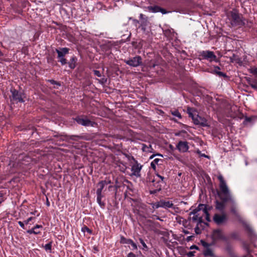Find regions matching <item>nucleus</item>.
<instances>
[{
    "label": "nucleus",
    "instance_id": "nucleus-2",
    "mask_svg": "<svg viewBox=\"0 0 257 257\" xmlns=\"http://www.w3.org/2000/svg\"><path fill=\"white\" fill-rule=\"evenodd\" d=\"M242 230L243 231L244 236L250 242L257 240V234L250 224L246 220H242Z\"/></svg>",
    "mask_w": 257,
    "mask_h": 257
},
{
    "label": "nucleus",
    "instance_id": "nucleus-53",
    "mask_svg": "<svg viewBox=\"0 0 257 257\" xmlns=\"http://www.w3.org/2000/svg\"><path fill=\"white\" fill-rule=\"evenodd\" d=\"M161 156V157H163V155L160 154H155V155H152L150 157V159H153L155 156Z\"/></svg>",
    "mask_w": 257,
    "mask_h": 257
},
{
    "label": "nucleus",
    "instance_id": "nucleus-5",
    "mask_svg": "<svg viewBox=\"0 0 257 257\" xmlns=\"http://www.w3.org/2000/svg\"><path fill=\"white\" fill-rule=\"evenodd\" d=\"M228 219V216L224 212H223L221 214L215 213L213 217V221L218 225L226 224Z\"/></svg>",
    "mask_w": 257,
    "mask_h": 257
},
{
    "label": "nucleus",
    "instance_id": "nucleus-48",
    "mask_svg": "<svg viewBox=\"0 0 257 257\" xmlns=\"http://www.w3.org/2000/svg\"><path fill=\"white\" fill-rule=\"evenodd\" d=\"M205 219L207 221H210V214L209 213H207V214H205Z\"/></svg>",
    "mask_w": 257,
    "mask_h": 257
},
{
    "label": "nucleus",
    "instance_id": "nucleus-34",
    "mask_svg": "<svg viewBox=\"0 0 257 257\" xmlns=\"http://www.w3.org/2000/svg\"><path fill=\"white\" fill-rule=\"evenodd\" d=\"M65 137L67 139H71L72 140H76L75 138H80L78 136H66Z\"/></svg>",
    "mask_w": 257,
    "mask_h": 257
},
{
    "label": "nucleus",
    "instance_id": "nucleus-60",
    "mask_svg": "<svg viewBox=\"0 0 257 257\" xmlns=\"http://www.w3.org/2000/svg\"><path fill=\"white\" fill-rule=\"evenodd\" d=\"M4 201V200L3 198L1 197H0V204H1Z\"/></svg>",
    "mask_w": 257,
    "mask_h": 257
},
{
    "label": "nucleus",
    "instance_id": "nucleus-42",
    "mask_svg": "<svg viewBox=\"0 0 257 257\" xmlns=\"http://www.w3.org/2000/svg\"><path fill=\"white\" fill-rule=\"evenodd\" d=\"M97 195V199H101L104 197V196L102 194V193L100 192H96Z\"/></svg>",
    "mask_w": 257,
    "mask_h": 257
},
{
    "label": "nucleus",
    "instance_id": "nucleus-1",
    "mask_svg": "<svg viewBox=\"0 0 257 257\" xmlns=\"http://www.w3.org/2000/svg\"><path fill=\"white\" fill-rule=\"evenodd\" d=\"M219 181V189L220 191L217 192V194L221 200V201L216 200L215 201V209L220 211H224L226 203H229L231 199V194H230L228 186L224 180L223 177L220 175L217 177Z\"/></svg>",
    "mask_w": 257,
    "mask_h": 257
},
{
    "label": "nucleus",
    "instance_id": "nucleus-15",
    "mask_svg": "<svg viewBox=\"0 0 257 257\" xmlns=\"http://www.w3.org/2000/svg\"><path fill=\"white\" fill-rule=\"evenodd\" d=\"M69 49L67 48H61L59 49H56V52L58 54V57H64V56L69 53Z\"/></svg>",
    "mask_w": 257,
    "mask_h": 257
},
{
    "label": "nucleus",
    "instance_id": "nucleus-6",
    "mask_svg": "<svg viewBox=\"0 0 257 257\" xmlns=\"http://www.w3.org/2000/svg\"><path fill=\"white\" fill-rule=\"evenodd\" d=\"M227 16L230 21L232 26H235L239 25L240 19L238 15V13L235 10H233L229 12Z\"/></svg>",
    "mask_w": 257,
    "mask_h": 257
},
{
    "label": "nucleus",
    "instance_id": "nucleus-16",
    "mask_svg": "<svg viewBox=\"0 0 257 257\" xmlns=\"http://www.w3.org/2000/svg\"><path fill=\"white\" fill-rule=\"evenodd\" d=\"M161 207L165 209L173 208L174 204L172 201H165L164 200H161Z\"/></svg>",
    "mask_w": 257,
    "mask_h": 257
},
{
    "label": "nucleus",
    "instance_id": "nucleus-37",
    "mask_svg": "<svg viewBox=\"0 0 257 257\" xmlns=\"http://www.w3.org/2000/svg\"><path fill=\"white\" fill-rule=\"evenodd\" d=\"M130 244H131L132 245L133 249H137V248H138L137 245L133 240L131 241Z\"/></svg>",
    "mask_w": 257,
    "mask_h": 257
},
{
    "label": "nucleus",
    "instance_id": "nucleus-18",
    "mask_svg": "<svg viewBox=\"0 0 257 257\" xmlns=\"http://www.w3.org/2000/svg\"><path fill=\"white\" fill-rule=\"evenodd\" d=\"M203 254L205 256L215 257V255L209 248H206L203 250Z\"/></svg>",
    "mask_w": 257,
    "mask_h": 257
},
{
    "label": "nucleus",
    "instance_id": "nucleus-29",
    "mask_svg": "<svg viewBox=\"0 0 257 257\" xmlns=\"http://www.w3.org/2000/svg\"><path fill=\"white\" fill-rule=\"evenodd\" d=\"M27 232L29 234H38L40 233V231H36L34 227L31 228V229H29L27 231Z\"/></svg>",
    "mask_w": 257,
    "mask_h": 257
},
{
    "label": "nucleus",
    "instance_id": "nucleus-10",
    "mask_svg": "<svg viewBox=\"0 0 257 257\" xmlns=\"http://www.w3.org/2000/svg\"><path fill=\"white\" fill-rule=\"evenodd\" d=\"M11 92L12 94L13 99L20 102H24V98L25 97L24 94L21 92H19L15 89H12Z\"/></svg>",
    "mask_w": 257,
    "mask_h": 257
},
{
    "label": "nucleus",
    "instance_id": "nucleus-38",
    "mask_svg": "<svg viewBox=\"0 0 257 257\" xmlns=\"http://www.w3.org/2000/svg\"><path fill=\"white\" fill-rule=\"evenodd\" d=\"M93 72H94V74L98 77H100L101 76V73L98 70H94L93 71Z\"/></svg>",
    "mask_w": 257,
    "mask_h": 257
},
{
    "label": "nucleus",
    "instance_id": "nucleus-43",
    "mask_svg": "<svg viewBox=\"0 0 257 257\" xmlns=\"http://www.w3.org/2000/svg\"><path fill=\"white\" fill-rule=\"evenodd\" d=\"M160 161H162V160H161L160 159L156 158V159H154L152 162L154 163L156 165H158Z\"/></svg>",
    "mask_w": 257,
    "mask_h": 257
},
{
    "label": "nucleus",
    "instance_id": "nucleus-12",
    "mask_svg": "<svg viewBox=\"0 0 257 257\" xmlns=\"http://www.w3.org/2000/svg\"><path fill=\"white\" fill-rule=\"evenodd\" d=\"M142 166L137 161H135V164H134L131 168L132 175L137 177L141 176L140 172L142 169Z\"/></svg>",
    "mask_w": 257,
    "mask_h": 257
},
{
    "label": "nucleus",
    "instance_id": "nucleus-20",
    "mask_svg": "<svg viewBox=\"0 0 257 257\" xmlns=\"http://www.w3.org/2000/svg\"><path fill=\"white\" fill-rule=\"evenodd\" d=\"M105 186H106V183L104 181L99 182L97 184L98 188L97 189L96 192L102 193V190Z\"/></svg>",
    "mask_w": 257,
    "mask_h": 257
},
{
    "label": "nucleus",
    "instance_id": "nucleus-46",
    "mask_svg": "<svg viewBox=\"0 0 257 257\" xmlns=\"http://www.w3.org/2000/svg\"><path fill=\"white\" fill-rule=\"evenodd\" d=\"M159 12H161L163 14H166L168 13L165 9L161 8V7H160Z\"/></svg>",
    "mask_w": 257,
    "mask_h": 257
},
{
    "label": "nucleus",
    "instance_id": "nucleus-30",
    "mask_svg": "<svg viewBox=\"0 0 257 257\" xmlns=\"http://www.w3.org/2000/svg\"><path fill=\"white\" fill-rule=\"evenodd\" d=\"M139 241H140V243L142 244V245L143 246V249L145 250H148V247L147 244H146V243L145 242V241H144V240L142 238H139Z\"/></svg>",
    "mask_w": 257,
    "mask_h": 257
},
{
    "label": "nucleus",
    "instance_id": "nucleus-47",
    "mask_svg": "<svg viewBox=\"0 0 257 257\" xmlns=\"http://www.w3.org/2000/svg\"><path fill=\"white\" fill-rule=\"evenodd\" d=\"M18 224H19V225L23 229H25V225H24V223L21 221H18Z\"/></svg>",
    "mask_w": 257,
    "mask_h": 257
},
{
    "label": "nucleus",
    "instance_id": "nucleus-7",
    "mask_svg": "<svg viewBox=\"0 0 257 257\" xmlns=\"http://www.w3.org/2000/svg\"><path fill=\"white\" fill-rule=\"evenodd\" d=\"M123 61L131 67H136L142 64V58L140 56H136L127 60L125 59Z\"/></svg>",
    "mask_w": 257,
    "mask_h": 257
},
{
    "label": "nucleus",
    "instance_id": "nucleus-35",
    "mask_svg": "<svg viewBox=\"0 0 257 257\" xmlns=\"http://www.w3.org/2000/svg\"><path fill=\"white\" fill-rule=\"evenodd\" d=\"M205 205H206L203 204H200L198 206V207H197V211H200V210H203V208H204V207L205 206Z\"/></svg>",
    "mask_w": 257,
    "mask_h": 257
},
{
    "label": "nucleus",
    "instance_id": "nucleus-23",
    "mask_svg": "<svg viewBox=\"0 0 257 257\" xmlns=\"http://www.w3.org/2000/svg\"><path fill=\"white\" fill-rule=\"evenodd\" d=\"M215 69L214 70V72L216 74H217V75H218L219 76H220V77L227 78V76L226 75V74L225 73L217 70V69H218V70L220 69V68L218 66H216L215 67Z\"/></svg>",
    "mask_w": 257,
    "mask_h": 257
},
{
    "label": "nucleus",
    "instance_id": "nucleus-40",
    "mask_svg": "<svg viewBox=\"0 0 257 257\" xmlns=\"http://www.w3.org/2000/svg\"><path fill=\"white\" fill-rule=\"evenodd\" d=\"M48 81H49V82H50L52 84H56V85H58V86H60V84L59 82H57V81H55V80H53V79L49 80Z\"/></svg>",
    "mask_w": 257,
    "mask_h": 257
},
{
    "label": "nucleus",
    "instance_id": "nucleus-58",
    "mask_svg": "<svg viewBox=\"0 0 257 257\" xmlns=\"http://www.w3.org/2000/svg\"><path fill=\"white\" fill-rule=\"evenodd\" d=\"M198 249V247L196 245H192L191 247H190V249Z\"/></svg>",
    "mask_w": 257,
    "mask_h": 257
},
{
    "label": "nucleus",
    "instance_id": "nucleus-54",
    "mask_svg": "<svg viewBox=\"0 0 257 257\" xmlns=\"http://www.w3.org/2000/svg\"><path fill=\"white\" fill-rule=\"evenodd\" d=\"M197 209L196 208L194 210H193L191 212V214H193V215H197L196 213L199 211H197Z\"/></svg>",
    "mask_w": 257,
    "mask_h": 257
},
{
    "label": "nucleus",
    "instance_id": "nucleus-26",
    "mask_svg": "<svg viewBox=\"0 0 257 257\" xmlns=\"http://www.w3.org/2000/svg\"><path fill=\"white\" fill-rule=\"evenodd\" d=\"M239 232L237 231H233L230 234V237L233 239H236L239 237Z\"/></svg>",
    "mask_w": 257,
    "mask_h": 257
},
{
    "label": "nucleus",
    "instance_id": "nucleus-17",
    "mask_svg": "<svg viewBox=\"0 0 257 257\" xmlns=\"http://www.w3.org/2000/svg\"><path fill=\"white\" fill-rule=\"evenodd\" d=\"M77 61V58L76 56H73L71 57L69 62H68L69 67L71 69H74L76 66Z\"/></svg>",
    "mask_w": 257,
    "mask_h": 257
},
{
    "label": "nucleus",
    "instance_id": "nucleus-25",
    "mask_svg": "<svg viewBox=\"0 0 257 257\" xmlns=\"http://www.w3.org/2000/svg\"><path fill=\"white\" fill-rule=\"evenodd\" d=\"M192 220L194 221H198V223H201L203 222L202 217H199L198 215H194L192 217Z\"/></svg>",
    "mask_w": 257,
    "mask_h": 257
},
{
    "label": "nucleus",
    "instance_id": "nucleus-36",
    "mask_svg": "<svg viewBox=\"0 0 257 257\" xmlns=\"http://www.w3.org/2000/svg\"><path fill=\"white\" fill-rule=\"evenodd\" d=\"M201 244H202V245H203V246H204L205 247H206V248H209L208 247H209V245H209V244H208V243H207V242H205V241L201 240Z\"/></svg>",
    "mask_w": 257,
    "mask_h": 257
},
{
    "label": "nucleus",
    "instance_id": "nucleus-52",
    "mask_svg": "<svg viewBox=\"0 0 257 257\" xmlns=\"http://www.w3.org/2000/svg\"><path fill=\"white\" fill-rule=\"evenodd\" d=\"M151 166L154 170L156 169V165L154 163L151 162Z\"/></svg>",
    "mask_w": 257,
    "mask_h": 257
},
{
    "label": "nucleus",
    "instance_id": "nucleus-4",
    "mask_svg": "<svg viewBox=\"0 0 257 257\" xmlns=\"http://www.w3.org/2000/svg\"><path fill=\"white\" fill-rule=\"evenodd\" d=\"M191 108H188L187 111L189 114V116L191 117L193 120L194 124L196 125H200L201 126H209V124L208 121L204 117L196 115V116L191 112Z\"/></svg>",
    "mask_w": 257,
    "mask_h": 257
},
{
    "label": "nucleus",
    "instance_id": "nucleus-14",
    "mask_svg": "<svg viewBox=\"0 0 257 257\" xmlns=\"http://www.w3.org/2000/svg\"><path fill=\"white\" fill-rule=\"evenodd\" d=\"M178 150L182 153L187 152L189 149V146L187 142L180 141L177 145Z\"/></svg>",
    "mask_w": 257,
    "mask_h": 257
},
{
    "label": "nucleus",
    "instance_id": "nucleus-39",
    "mask_svg": "<svg viewBox=\"0 0 257 257\" xmlns=\"http://www.w3.org/2000/svg\"><path fill=\"white\" fill-rule=\"evenodd\" d=\"M210 209V208H207V205H205L204 208L203 209V211L205 214H207V213H209L208 210Z\"/></svg>",
    "mask_w": 257,
    "mask_h": 257
},
{
    "label": "nucleus",
    "instance_id": "nucleus-64",
    "mask_svg": "<svg viewBox=\"0 0 257 257\" xmlns=\"http://www.w3.org/2000/svg\"><path fill=\"white\" fill-rule=\"evenodd\" d=\"M106 80L104 81V79H102V82L103 83L104 82H105Z\"/></svg>",
    "mask_w": 257,
    "mask_h": 257
},
{
    "label": "nucleus",
    "instance_id": "nucleus-24",
    "mask_svg": "<svg viewBox=\"0 0 257 257\" xmlns=\"http://www.w3.org/2000/svg\"><path fill=\"white\" fill-rule=\"evenodd\" d=\"M132 240L131 239H127L123 236H120V242L122 244H130Z\"/></svg>",
    "mask_w": 257,
    "mask_h": 257
},
{
    "label": "nucleus",
    "instance_id": "nucleus-21",
    "mask_svg": "<svg viewBox=\"0 0 257 257\" xmlns=\"http://www.w3.org/2000/svg\"><path fill=\"white\" fill-rule=\"evenodd\" d=\"M160 182L159 181L156 183H154L153 185L156 187V189L154 191H151V193H156L160 191L162 189V185L160 184Z\"/></svg>",
    "mask_w": 257,
    "mask_h": 257
},
{
    "label": "nucleus",
    "instance_id": "nucleus-11",
    "mask_svg": "<svg viewBox=\"0 0 257 257\" xmlns=\"http://www.w3.org/2000/svg\"><path fill=\"white\" fill-rule=\"evenodd\" d=\"M139 18L140 20V27L142 30L145 32L146 31L147 27L150 24L148 17L143 14H140Z\"/></svg>",
    "mask_w": 257,
    "mask_h": 257
},
{
    "label": "nucleus",
    "instance_id": "nucleus-41",
    "mask_svg": "<svg viewBox=\"0 0 257 257\" xmlns=\"http://www.w3.org/2000/svg\"><path fill=\"white\" fill-rule=\"evenodd\" d=\"M34 218H35L34 217H30L29 218H28L27 220H25L24 223L26 224H28L31 221H32Z\"/></svg>",
    "mask_w": 257,
    "mask_h": 257
},
{
    "label": "nucleus",
    "instance_id": "nucleus-55",
    "mask_svg": "<svg viewBox=\"0 0 257 257\" xmlns=\"http://www.w3.org/2000/svg\"><path fill=\"white\" fill-rule=\"evenodd\" d=\"M133 23L134 25L137 26L138 24H139V21L136 19H133Z\"/></svg>",
    "mask_w": 257,
    "mask_h": 257
},
{
    "label": "nucleus",
    "instance_id": "nucleus-31",
    "mask_svg": "<svg viewBox=\"0 0 257 257\" xmlns=\"http://www.w3.org/2000/svg\"><path fill=\"white\" fill-rule=\"evenodd\" d=\"M44 248L46 250H49L51 252L52 249V242H50L48 243H47L45 245Z\"/></svg>",
    "mask_w": 257,
    "mask_h": 257
},
{
    "label": "nucleus",
    "instance_id": "nucleus-13",
    "mask_svg": "<svg viewBox=\"0 0 257 257\" xmlns=\"http://www.w3.org/2000/svg\"><path fill=\"white\" fill-rule=\"evenodd\" d=\"M75 120L79 124L83 126L92 125V122L86 118H83L77 116L75 118Z\"/></svg>",
    "mask_w": 257,
    "mask_h": 257
},
{
    "label": "nucleus",
    "instance_id": "nucleus-19",
    "mask_svg": "<svg viewBox=\"0 0 257 257\" xmlns=\"http://www.w3.org/2000/svg\"><path fill=\"white\" fill-rule=\"evenodd\" d=\"M142 150L143 152L147 153H152L153 151L152 145L150 144L149 146L144 144H142Z\"/></svg>",
    "mask_w": 257,
    "mask_h": 257
},
{
    "label": "nucleus",
    "instance_id": "nucleus-61",
    "mask_svg": "<svg viewBox=\"0 0 257 257\" xmlns=\"http://www.w3.org/2000/svg\"><path fill=\"white\" fill-rule=\"evenodd\" d=\"M191 237H192V236H188V237H187V241H189V240H191Z\"/></svg>",
    "mask_w": 257,
    "mask_h": 257
},
{
    "label": "nucleus",
    "instance_id": "nucleus-9",
    "mask_svg": "<svg viewBox=\"0 0 257 257\" xmlns=\"http://www.w3.org/2000/svg\"><path fill=\"white\" fill-rule=\"evenodd\" d=\"M212 239L214 240H221L227 241V237L224 235L223 231L220 229H214L212 234Z\"/></svg>",
    "mask_w": 257,
    "mask_h": 257
},
{
    "label": "nucleus",
    "instance_id": "nucleus-59",
    "mask_svg": "<svg viewBox=\"0 0 257 257\" xmlns=\"http://www.w3.org/2000/svg\"><path fill=\"white\" fill-rule=\"evenodd\" d=\"M252 72L257 76V68L252 70Z\"/></svg>",
    "mask_w": 257,
    "mask_h": 257
},
{
    "label": "nucleus",
    "instance_id": "nucleus-27",
    "mask_svg": "<svg viewBox=\"0 0 257 257\" xmlns=\"http://www.w3.org/2000/svg\"><path fill=\"white\" fill-rule=\"evenodd\" d=\"M171 114L179 118H181L182 117L181 113L179 112L178 110H174L171 111Z\"/></svg>",
    "mask_w": 257,
    "mask_h": 257
},
{
    "label": "nucleus",
    "instance_id": "nucleus-33",
    "mask_svg": "<svg viewBox=\"0 0 257 257\" xmlns=\"http://www.w3.org/2000/svg\"><path fill=\"white\" fill-rule=\"evenodd\" d=\"M97 202L98 204H99V205L101 208H104L105 207V204L104 202L101 201V199H97Z\"/></svg>",
    "mask_w": 257,
    "mask_h": 257
},
{
    "label": "nucleus",
    "instance_id": "nucleus-22",
    "mask_svg": "<svg viewBox=\"0 0 257 257\" xmlns=\"http://www.w3.org/2000/svg\"><path fill=\"white\" fill-rule=\"evenodd\" d=\"M147 9L149 10V11L156 13L159 12L160 7L157 6H149L147 7Z\"/></svg>",
    "mask_w": 257,
    "mask_h": 257
},
{
    "label": "nucleus",
    "instance_id": "nucleus-32",
    "mask_svg": "<svg viewBox=\"0 0 257 257\" xmlns=\"http://www.w3.org/2000/svg\"><path fill=\"white\" fill-rule=\"evenodd\" d=\"M59 59V61L61 63L62 65H64L67 63V60L64 58V57H58Z\"/></svg>",
    "mask_w": 257,
    "mask_h": 257
},
{
    "label": "nucleus",
    "instance_id": "nucleus-45",
    "mask_svg": "<svg viewBox=\"0 0 257 257\" xmlns=\"http://www.w3.org/2000/svg\"><path fill=\"white\" fill-rule=\"evenodd\" d=\"M195 231L197 234L201 233V230L198 226L195 228Z\"/></svg>",
    "mask_w": 257,
    "mask_h": 257
},
{
    "label": "nucleus",
    "instance_id": "nucleus-56",
    "mask_svg": "<svg viewBox=\"0 0 257 257\" xmlns=\"http://www.w3.org/2000/svg\"><path fill=\"white\" fill-rule=\"evenodd\" d=\"M188 255L189 256H194V252L193 251H189L188 253Z\"/></svg>",
    "mask_w": 257,
    "mask_h": 257
},
{
    "label": "nucleus",
    "instance_id": "nucleus-50",
    "mask_svg": "<svg viewBox=\"0 0 257 257\" xmlns=\"http://www.w3.org/2000/svg\"><path fill=\"white\" fill-rule=\"evenodd\" d=\"M127 257H136V256L133 252H131L127 254Z\"/></svg>",
    "mask_w": 257,
    "mask_h": 257
},
{
    "label": "nucleus",
    "instance_id": "nucleus-28",
    "mask_svg": "<svg viewBox=\"0 0 257 257\" xmlns=\"http://www.w3.org/2000/svg\"><path fill=\"white\" fill-rule=\"evenodd\" d=\"M151 205L152 206L153 208L154 209L161 207V200L156 203H152Z\"/></svg>",
    "mask_w": 257,
    "mask_h": 257
},
{
    "label": "nucleus",
    "instance_id": "nucleus-63",
    "mask_svg": "<svg viewBox=\"0 0 257 257\" xmlns=\"http://www.w3.org/2000/svg\"><path fill=\"white\" fill-rule=\"evenodd\" d=\"M36 211H35L34 212H31V214L35 215Z\"/></svg>",
    "mask_w": 257,
    "mask_h": 257
},
{
    "label": "nucleus",
    "instance_id": "nucleus-3",
    "mask_svg": "<svg viewBox=\"0 0 257 257\" xmlns=\"http://www.w3.org/2000/svg\"><path fill=\"white\" fill-rule=\"evenodd\" d=\"M228 203L232 222L235 223L236 221H237L238 222L241 223L238 207L232 195L231 196V199L229 200Z\"/></svg>",
    "mask_w": 257,
    "mask_h": 257
},
{
    "label": "nucleus",
    "instance_id": "nucleus-49",
    "mask_svg": "<svg viewBox=\"0 0 257 257\" xmlns=\"http://www.w3.org/2000/svg\"><path fill=\"white\" fill-rule=\"evenodd\" d=\"M157 177H158L161 180V182L162 183H164V177L161 176L160 175H159L158 174H157Z\"/></svg>",
    "mask_w": 257,
    "mask_h": 257
},
{
    "label": "nucleus",
    "instance_id": "nucleus-44",
    "mask_svg": "<svg viewBox=\"0 0 257 257\" xmlns=\"http://www.w3.org/2000/svg\"><path fill=\"white\" fill-rule=\"evenodd\" d=\"M197 154H199V155H200V156H201V157H205V158H208V156L206 155H205V154H202V153H201V151H199V150H198V151H197Z\"/></svg>",
    "mask_w": 257,
    "mask_h": 257
},
{
    "label": "nucleus",
    "instance_id": "nucleus-62",
    "mask_svg": "<svg viewBox=\"0 0 257 257\" xmlns=\"http://www.w3.org/2000/svg\"><path fill=\"white\" fill-rule=\"evenodd\" d=\"M106 183V185H108V184H110L111 183V181H106V180H104Z\"/></svg>",
    "mask_w": 257,
    "mask_h": 257
},
{
    "label": "nucleus",
    "instance_id": "nucleus-57",
    "mask_svg": "<svg viewBox=\"0 0 257 257\" xmlns=\"http://www.w3.org/2000/svg\"><path fill=\"white\" fill-rule=\"evenodd\" d=\"M251 119H252L251 118H247V117H246V118H245V121L244 122V124H246V123H247V121H250V120H251Z\"/></svg>",
    "mask_w": 257,
    "mask_h": 257
},
{
    "label": "nucleus",
    "instance_id": "nucleus-51",
    "mask_svg": "<svg viewBox=\"0 0 257 257\" xmlns=\"http://www.w3.org/2000/svg\"><path fill=\"white\" fill-rule=\"evenodd\" d=\"M34 227V229L35 230H36V229H38L39 228H42L43 226L42 225H38L37 224V225H36Z\"/></svg>",
    "mask_w": 257,
    "mask_h": 257
},
{
    "label": "nucleus",
    "instance_id": "nucleus-8",
    "mask_svg": "<svg viewBox=\"0 0 257 257\" xmlns=\"http://www.w3.org/2000/svg\"><path fill=\"white\" fill-rule=\"evenodd\" d=\"M199 56L202 57V59H206L210 62L214 61L217 62V57L214 52L210 51H202L199 52Z\"/></svg>",
    "mask_w": 257,
    "mask_h": 257
}]
</instances>
